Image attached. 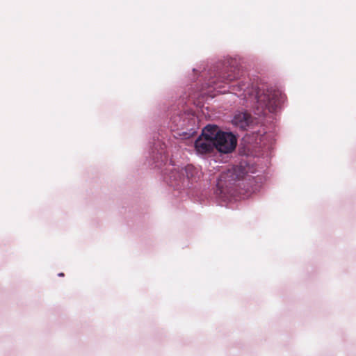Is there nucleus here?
Returning a JSON list of instances; mask_svg holds the SVG:
<instances>
[{"label": "nucleus", "instance_id": "9d476101", "mask_svg": "<svg viewBox=\"0 0 356 356\" xmlns=\"http://www.w3.org/2000/svg\"><path fill=\"white\" fill-rule=\"evenodd\" d=\"M58 276H59V277H64V276H65V274H64L63 273H59L58 274Z\"/></svg>", "mask_w": 356, "mask_h": 356}, {"label": "nucleus", "instance_id": "1a4fd4ad", "mask_svg": "<svg viewBox=\"0 0 356 356\" xmlns=\"http://www.w3.org/2000/svg\"><path fill=\"white\" fill-rule=\"evenodd\" d=\"M183 172L184 173V177H186L188 180L193 181L196 178V175L198 172L197 169L192 165H188L183 168Z\"/></svg>", "mask_w": 356, "mask_h": 356}, {"label": "nucleus", "instance_id": "423d86ee", "mask_svg": "<svg viewBox=\"0 0 356 356\" xmlns=\"http://www.w3.org/2000/svg\"><path fill=\"white\" fill-rule=\"evenodd\" d=\"M220 131L218 130V127L207 125L203 130L200 137H205L210 139L212 142H216L217 137L220 136Z\"/></svg>", "mask_w": 356, "mask_h": 356}, {"label": "nucleus", "instance_id": "6e6552de", "mask_svg": "<svg viewBox=\"0 0 356 356\" xmlns=\"http://www.w3.org/2000/svg\"><path fill=\"white\" fill-rule=\"evenodd\" d=\"M170 171L168 175L170 183L172 185L173 183L177 181H181L184 179V173L183 172V168L181 170L179 168L168 169Z\"/></svg>", "mask_w": 356, "mask_h": 356}, {"label": "nucleus", "instance_id": "39448f33", "mask_svg": "<svg viewBox=\"0 0 356 356\" xmlns=\"http://www.w3.org/2000/svg\"><path fill=\"white\" fill-rule=\"evenodd\" d=\"M232 122L236 127L245 129L252 122V119L248 113H239L234 115Z\"/></svg>", "mask_w": 356, "mask_h": 356}, {"label": "nucleus", "instance_id": "7ed1b4c3", "mask_svg": "<svg viewBox=\"0 0 356 356\" xmlns=\"http://www.w3.org/2000/svg\"><path fill=\"white\" fill-rule=\"evenodd\" d=\"M215 142V149L219 152L227 154L236 148L237 139L232 133L220 132Z\"/></svg>", "mask_w": 356, "mask_h": 356}, {"label": "nucleus", "instance_id": "f03ea898", "mask_svg": "<svg viewBox=\"0 0 356 356\" xmlns=\"http://www.w3.org/2000/svg\"><path fill=\"white\" fill-rule=\"evenodd\" d=\"M246 174L247 170L243 165H232L220 174L218 186L220 188L227 187L234 181L243 179Z\"/></svg>", "mask_w": 356, "mask_h": 356}, {"label": "nucleus", "instance_id": "0eeeda50", "mask_svg": "<svg viewBox=\"0 0 356 356\" xmlns=\"http://www.w3.org/2000/svg\"><path fill=\"white\" fill-rule=\"evenodd\" d=\"M236 78V75L234 72H221L218 74V77L216 80L213 81L211 83L216 86V88H220V86H218V82H223V83H229L230 81L234 80Z\"/></svg>", "mask_w": 356, "mask_h": 356}, {"label": "nucleus", "instance_id": "f257e3e1", "mask_svg": "<svg viewBox=\"0 0 356 356\" xmlns=\"http://www.w3.org/2000/svg\"><path fill=\"white\" fill-rule=\"evenodd\" d=\"M244 86V83L232 86V92L238 97L254 101L258 104L257 109L261 108V111L268 110L270 113L275 112L284 101V95L279 90L270 88L267 89L266 91L263 90L261 92V90L254 86L251 88L245 87V88Z\"/></svg>", "mask_w": 356, "mask_h": 356}, {"label": "nucleus", "instance_id": "20e7f679", "mask_svg": "<svg viewBox=\"0 0 356 356\" xmlns=\"http://www.w3.org/2000/svg\"><path fill=\"white\" fill-rule=\"evenodd\" d=\"M195 148L196 152L200 154H210L216 149L214 142L200 136L195 142Z\"/></svg>", "mask_w": 356, "mask_h": 356}]
</instances>
